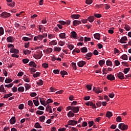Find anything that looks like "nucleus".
I'll use <instances>...</instances> for the list:
<instances>
[{"label": "nucleus", "instance_id": "obj_1", "mask_svg": "<svg viewBox=\"0 0 131 131\" xmlns=\"http://www.w3.org/2000/svg\"><path fill=\"white\" fill-rule=\"evenodd\" d=\"M118 128L122 130H126L128 128V126L125 125L123 123H120L118 125Z\"/></svg>", "mask_w": 131, "mask_h": 131}, {"label": "nucleus", "instance_id": "obj_2", "mask_svg": "<svg viewBox=\"0 0 131 131\" xmlns=\"http://www.w3.org/2000/svg\"><path fill=\"white\" fill-rule=\"evenodd\" d=\"M0 17L4 18H9V17H11V13L4 12L0 15Z\"/></svg>", "mask_w": 131, "mask_h": 131}, {"label": "nucleus", "instance_id": "obj_3", "mask_svg": "<svg viewBox=\"0 0 131 131\" xmlns=\"http://www.w3.org/2000/svg\"><path fill=\"white\" fill-rule=\"evenodd\" d=\"M16 38L13 36H9L7 38L6 40L7 42H14Z\"/></svg>", "mask_w": 131, "mask_h": 131}, {"label": "nucleus", "instance_id": "obj_4", "mask_svg": "<svg viewBox=\"0 0 131 131\" xmlns=\"http://www.w3.org/2000/svg\"><path fill=\"white\" fill-rule=\"evenodd\" d=\"M79 106H72V111L73 113H78L79 112Z\"/></svg>", "mask_w": 131, "mask_h": 131}, {"label": "nucleus", "instance_id": "obj_5", "mask_svg": "<svg viewBox=\"0 0 131 131\" xmlns=\"http://www.w3.org/2000/svg\"><path fill=\"white\" fill-rule=\"evenodd\" d=\"M106 78L108 80H111V81L115 80V77L112 74L107 75Z\"/></svg>", "mask_w": 131, "mask_h": 131}, {"label": "nucleus", "instance_id": "obj_6", "mask_svg": "<svg viewBox=\"0 0 131 131\" xmlns=\"http://www.w3.org/2000/svg\"><path fill=\"white\" fill-rule=\"evenodd\" d=\"M126 40H127V37L126 36L122 37L120 40V42L121 43H126Z\"/></svg>", "mask_w": 131, "mask_h": 131}, {"label": "nucleus", "instance_id": "obj_7", "mask_svg": "<svg viewBox=\"0 0 131 131\" xmlns=\"http://www.w3.org/2000/svg\"><path fill=\"white\" fill-rule=\"evenodd\" d=\"M69 125H75V124H77V121L70 120L68 121Z\"/></svg>", "mask_w": 131, "mask_h": 131}, {"label": "nucleus", "instance_id": "obj_8", "mask_svg": "<svg viewBox=\"0 0 131 131\" xmlns=\"http://www.w3.org/2000/svg\"><path fill=\"white\" fill-rule=\"evenodd\" d=\"M85 64H86V62L83 60L80 61L77 63L78 66L79 67H83Z\"/></svg>", "mask_w": 131, "mask_h": 131}, {"label": "nucleus", "instance_id": "obj_9", "mask_svg": "<svg viewBox=\"0 0 131 131\" xmlns=\"http://www.w3.org/2000/svg\"><path fill=\"white\" fill-rule=\"evenodd\" d=\"M117 76L120 79H124V74L121 72H119V73H118Z\"/></svg>", "mask_w": 131, "mask_h": 131}, {"label": "nucleus", "instance_id": "obj_10", "mask_svg": "<svg viewBox=\"0 0 131 131\" xmlns=\"http://www.w3.org/2000/svg\"><path fill=\"white\" fill-rule=\"evenodd\" d=\"M94 91H95V93H96L97 94H100V93H102L103 90L102 89V88H94Z\"/></svg>", "mask_w": 131, "mask_h": 131}, {"label": "nucleus", "instance_id": "obj_11", "mask_svg": "<svg viewBox=\"0 0 131 131\" xmlns=\"http://www.w3.org/2000/svg\"><path fill=\"white\" fill-rule=\"evenodd\" d=\"M10 53L12 54H19V50L13 48V49H10Z\"/></svg>", "mask_w": 131, "mask_h": 131}, {"label": "nucleus", "instance_id": "obj_12", "mask_svg": "<svg viewBox=\"0 0 131 131\" xmlns=\"http://www.w3.org/2000/svg\"><path fill=\"white\" fill-rule=\"evenodd\" d=\"M73 25L74 26H77V25H79V24H81V21L75 20L73 21Z\"/></svg>", "mask_w": 131, "mask_h": 131}, {"label": "nucleus", "instance_id": "obj_13", "mask_svg": "<svg viewBox=\"0 0 131 131\" xmlns=\"http://www.w3.org/2000/svg\"><path fill=\"white\" fill-rule=\"evenodd\" d=\"M10 123L11 124H14L16 123V117H12L10 120Z\"/></svg>", "mask_w": 131, "mask_h": 131}, {"label": "nucleus", "instance_id": "obj_14", "mask_svg": "<svg viewBox=\"0 0 131 131\" xmlns=\"http://www.w3.org/2000/svg\"><path fill=\"white\" fill-rule=\"evenodd\" d=\"M85 56L84 58H85V59H88V60H90L91 59V57H92L93 56V53H92V52H90L89 53H87Z\"/></svg>", "mask_w": 131, "mask_h": 131}, {"label": "nucleus", "instance_id": "obj_15", "mask_svg": "<svg viewBox=\"0 0 131 131\" xmlns=\"http://www.w3.org/2000/svg\"><path fill=\"white\" fill-rule=\"evenodd\" d=\"M71 37H73V38H76L77 37V34L75 32V31H73L71 32Z\"/></svg>", "mask_w": 131, "mask_h": 131}, {"label": "nucleus", "instance_id": "obj_16", "mask_svg": "<svg viewBox=\"0 0 131 131\" xmlns=\"http://www.w3.org/2000/svg\"><path fill=\"white\" fill-rule=\"evenodd\" d=\"M23 78L24 81L26 82H30V79L29 78V77H28L26 75H24Z\"/></svg>", "mask_w": 131, "mask_h": 131}, {"label": "nucleus", "instance_id": "obj_17", "mask_svg": "<svg viewBox=\"0 0 131 131\" xmlns=\"http://www.w3.org/2000/svg\"><path fill=\"white\" fill-rule=\"evenodd\" d=\"M80 17V15L79 14H72L71 16V18H74V19H78Z\"/></svg>", "mask_w": 131, "mask_h": 131}, {"label": "nucleus", "instance_id": "obj_18", "mask_svg": "<svg viewBox=\"0 0 131 131\" xmlns=\"http://www.w3.org/2000/svg\"><path fill=\"white\" fill-rule=\"evenodd\" d=\"M81 53H88V48L86 47H83L80 49Z\"/></svg>", "mask_w": 131, "mask_h": 131}, {"label": "nucleus", "instance_id": "obj_19", "mask_svg": "<svg viewBox=\"0 0 131 131\" xmlns=\"http://www.w3.org/2000/svg\"><path fill=\"white\" fill-rule=\"evenodd\" d=\"M29 65L31 67H34L35 68H36V64H35V62H34V61L30 62Z\"/></svg>", "mask_w": 131, "mask_h": 131}, {"label": "nucleus", "instance_id": "obj_20", "mask_svg": "<svg viewBox=\"0 0 131 131\" xmlns=\"http://www.w3.org/2000/svg\"><path fill=\"white\" fill-rule=\"evenodd\" d=\"M89 22H94V20H95V16H89L88 17V18Z\"/></svg>", "mask_w": 131, "mask_h": 131}, {"label": "nucleus", "instance_id": "obj_21", "mask_svg": "<svg viewBox=\"0 0 131 131\" xmlns=\"http://www.w3.org/2000/svg\"><path fill=\"white\" fill-rule=\"evenodd\" d=\"M13 96L12 93H9L8 94H5L4 95V96L3 97L4 99H8V98H10V97H12Z\"/></svg>", "mask_w": 131, "mask_h": 131}, {"label": "nucleus", "instance_id": "obj_22", "mask_svg": "<svg viewBox=\"0 0 131 131\" xmlns=\"http://www.w3.org/2000/svg\"><path fill=\"white\" fill-rule=\"evenodd\" d=\"M59 36L60 37V38H66V34L65 33H60L59 34Z\"/></svg>", "mask_w": 131, "mask_h": 131}, {"label": "nucleus", "instance_id": "obj_23", "mask_svg": "<svg viewBox=\"0 0 131 131\" xmlns=\"http://www.w3.org/2000/svg\"><path fill=\"white\" fill-rule=\"evenodd\" d=\"M113 115L112 114V112L108 111L106 114V116L108 117V118H110V117H112V116Z\"/></svg>", "mask_w": 131, "mask_h": 131}, {"label": "nucleus", "instance_id": "obj_24", "mask_svg": "<svg viewBox=\"0 0 131 131\" xmlns=\"http://www.w3.org/2000/svg\"><path fill=\"white\" fill-rule=\"evenodd\" d=\"M34 127H35V128H41L42 127L38 122H36L35 124Z\"/></svg>", "mask_w": 131, "mask_h": 131}, {"label": "nucleus", "instance_id": "obj_25", "mask_svg": "<svg viewBox=\"0 0 131 131\" xmlns=\"http://www.w3.org/2000/svg\"><path fill=\"white\" fill-rule=\"evenodd\" d=\"M94 38L95 39H98V40H100V34L99 33H96L94 35Z\"/></svg>", "mask_w": 131, "mask_h": 131}, {"label": "nucleus", "instance_id": "obj_26", "mask_svg": "<svg viewBox=\"0 0 131 131\" xmlns=\"http://www.w3.org/2000/svg\"><path fill=\"white\" fill-rule=\"evenodd\" d=\"M22 40H24V41H28L29 40H31V38H29L28 37H23L22 38Z\"/></svg>", "mask_w": 131, "mask_h": 131}, {"label": "nucleus", "instance_id": "obj_27", "mask_svg": "<svg viewBox=\"0 0 131 131\" xmlns=\"http://www.w3.org/2000/svg\"><path fill=\"white\" fill-rule=\"evenodd\" d=\"M33 101L35 106H36V107H37V106L39 105V102L38 101V100H33Z\"/></svg>", "mask_w": 131, "mask_h": 131}, {"label": "nucleus", "instance_id": "obj_28", "mask_svg": "<svg viewBox=\"0 0 131 131\" xmlns=\"http://www.w3.org/2000/svg\"><path fill=\"white\" fill-rule=\"evenodd\" d=\"M25 87L26 89V91H28V90H29V89L31 88V86L29 84L26 83L25 84Z\"/></svg>", "mask_w": 131, "mask_h": 131}, {"label": "nucleus", "instance_id": "obj_29", "mask_svg": "<svg viewBox=\"0 0 131 131\" xmlns=\"http://www.w3.org/2000/svg\"><path fill=\"white\" fill-rule=\"evenodd\" d=\"M68 117H73L74 116V113H72V111H70L68 113Z\"/></svg>", "mask_w": 131, "mask_h": 131}, {"label": "nucleus", "instance_id": "obj_30", "mask_svg": "<svg viewBox=\"0 0 131 131\" xmlns=\"http://www.w3.org/2000/svg\"><path fill=\"white\" fill-rule=\"evenodd\" d=\"M0 91L3 92V93H6V91L5 90V88L4 87V85H1L0 86Z\"/></svg>", "mask_w": 131, "mask_h": 131}, {"label": "nucleus", "instance_id": "obj_31", "mask_svg": "<svg viewBox=\"0 0 131 131\" xmlns=\"http://www.w3.org/2000/svg\"><path fill=\"white\" fill-rule=\"evenodd\" d=\"M80 50L79 49H78V48H76V49H75L73 51V52H72V53H73V54H75V53H80Z\"/></svg>", "mask_w": 131, "mask_h": 131}, {"label": "nucleus", "instance_id": "obj_32", "mask_svg": "<svg viewBox=\"0 0 131 131\" xmlns=\"http://www.w3.org/2000/svg\"><path fill=\"white\" fill-rule=\"evenodd\" d=\"M99 64L102 67L105 64V60H100L99 61Z\"/></svg>", "mask_w": 131, "mask_h": 131}, {"label": "nucleus", "instance_id": "obj_33", "mask_svg": "<svg viewBox=\"0 0 131 131\" xmlns=\"http://www.w3.org/2000/svg\"><path fill=\"white\" fill-rule=\"evenodd\" d=\"M39 120L41 121V122H43L45 120H46V116H42L39 117Z\"/></svg>", "mask_w": 131, "mask_h": 131}, {"label": "nucleus", "instance_id": "obj_34", "mask_svg": "<svg viewBox=\"0 0 131 131\" xmlns=\"http://www.w3.org/2000/svg\"><path fill=\"white\" fill-rule=\"evenodd\" d=\"M67 48H68L69 49V50H71H71H73V49H74V46H73L71 44H70V45L68 44Z\"/></svg>", "mask_w": 131, "mask_h": 131}, {"label": "nucleus", "instance_id": "obj_35", "mask_svg": "<svg viewBox=\"0 0 131 131\" xmlns=\"http://www.w3.org/2000/svg\"><path fill=\"white\" fill-rule=\"evenodd\" d=\"M41 57H42V52L39 51L38 53L37 59H40V58H41Z\"/></svg>", "mask_w": 131, "mask_h": 131}, {"label": "nucleus", "instance_id": "obj_36", "mask_svg": "<svg viewBox=\"0 0 131 131\" xmlns=\"http://www.w3.org/2000/svg\"><path fill=\"white\" fill-rule=\"evenodd\" d=\"M13 81V80H12L10 78H6L5 82L6 83H10V82H12Z\"/></svg>", "mask_w": 131, "mask_h": 131}, {"label": "nucleus", "instance_id": "obj_37", "mask_svg": "<svg viewBox=\"0 0 131 131\" xmlns=\"http://www.w3.org/2000/svg\"><path fill=\"white\" fill-rule=\"evenodd\" d=\"M40 76V73L39 72H36L35 74H34L33 75V76L34 78H36V77H38V76Z\"/></svg>", "mask_w": 131, "mask_h": 131}, {"label": "nucleus", "instance_id": "obj_38", "mask_svg": "<svg viewBox=\"0 0 131 131\" xmlns=\"http://www.w3.org/2000/svg\"><path fill=\"white\" fill-rule=\"evenodd\" d=\"M31 53V51L28 50H24V54H25V55H29V54H30Z\"/></svg>", "mask_w": 131, "mask_h": 131}, {"label": "nucleus", "instance_id": "obj_39", "mask_svg": "<svg viewBox=\"0 0 131 131\" xmlns=\"http://www.w3.org/2000/svg\"><path fill=\"white\" fill-rule=\"evenodd\" d=\"M52 52H53V49L52 48H47L46 50L47 54H50V53H52Z\"/></svg>", "mask_w": 131, "mask_h": 131}, {"label": "nucleus", "instance_id": "obj_40", "mask_svg": "<svg viewBox=\"0 0 131 131\" xmlns=\"http://www.w3.org/2000/svg\"><path fill=\"white\" fill-rule=\"evenodd\" d=\"M124 28L125 29V30H126V31H129V30H130V27L127 25H125Z\"/></svg>", "mask_w": 131, "mask_h": 131}, {"label": "nucleus", "instance_id": "obj_41", "mask_svg": "<svg viewBox=\"0 0 131 131\" xmlns=\"http://www.w3.org/2000/svg\"><path fill=\"white\" fill-rule=\"evenodd\" d=\"M60 74L61 75H67L68 73L66 71L63 70L60 71Z\"/></svg>", "mask_w": 131, "mask_h": 131}, {"label": "nucleus", "instance_id": "obj_42", "mask_svg": "<svg viewBox=\"0 0 131 131\" xmlns=\"http://www.w3.org/2000/svg\"><path fill=\"white\" fill-rule=\"evenodd\" d=\"M130 70V68H125L124 69V73H125V74H127V73L129 72V71Z\"/></svg>", "mask_w": 131, "mask_h": 131}, {"label": "nucleus", "instance_id": "obj_43", "mask_svg": "<svg viewBox=\"0 0 131 131\" xmlns=\"http://www.w3.org/2000/svg\"><path fill=\"white\" fill-rule=\"evenodd\" d=\"M121 59L123 60H127V56L126 54H124L121 56Z\"/></svg>", "mask_w": 131, "mask_h": 131}, {"label": "nucleus", "instance_id": "obj_44", "mask_svg": "<svg viewBox=\"0 0 131 131\" xmlns=\"http://www.w3.org/2000/svg\"><path fill=\"white\" fill-rule=\"evenodd\" d=\"M50 45L51 46H56L57 45V41L56 40H52L51 42H50Z\"/></svg>", "mask_w": 131, "mask_h": 131}, {"label": "nucleus", "instance_id": "obj_45", "mask_svg": "<svg viewBox=\"0 0 131 131\" xmlns=\"http://www.w3.org/2000/svg\"><path fill=\"white\" fill-rule=\"evenodd\" d=\"M72 66L74 69V70H76L77 67H76V63L75 62H72Z\"/></svg>", "mask_w": 131, "mask_h": 131}, {"label": "nucleus", "instance_id": "obj_46", "mask_svg": "<svg viewBox=\"0 0 131 131\" xmlns=\"http://www.w3.org/2000/svg\"><path fill=\"white\" fill-rule=\"evenodd\" d=\"M8 6H9L11 8H13V7H15L16 4H15V2H12V3H9L7 4Z\"/></svg>", "mask_w": 131, "mask_h": 131}, {"label": "nucleus", "instance_id": "obj_47", "mask_svg": "<svg viewBox=\"0 0 131 131\" xmlns=\"http://www.w3.org/2000/svg\"><path fill=\"white\" fill-rule=\"evenodd\" d=\"M121 120H122V119H121V117L118 116L116 118V121H117V122H121Z\"/></svg>", "mask_w": 131, "mask_h": 131}, {"label": "nucleus", "instance_id": "obj_48", "mask_svg": "<svg viewBox=\"0 0 131 131\" xmlns=\"http://www.w3.org/2000/svg\"><path fill=\"white\" fill-rule=\"evenodd\" d=\"M4 33V28L3 27H0V36H1V35H3Z\"/></svg>", "mask_w": 131, "mask_h": 131}, {"label": "nucleus", "instance_id": "obj_49", "mask_svg": "<svg viewBox=\"0 0 131 131\" xmlns=\"http://www.w3.org/2000/svg\"><path fill=\"white\" fill-rule=\"evenodd\" d=\"M106 63L107 66H112V61L110 60H107Z\"/></svg>", "mask_w": 131, "mask_h": 131}, {"label": "nucleus", "instance_id": "obj_50", "mask_svg": "<svg viewBox=\"0 0 131 131\" xmlns=\"http://www.w3.org/2000/svg\"><path fill=\"white\" fill-rule=\"evenodd\" d=\"M28 104L29 105V106H31V108H32L33 107L32 105H33V102H32V101L31 100H29L28 101Z\"/></svg>", "mask_w": 131, "mask_h": 131}, {"label": "nucleus", "instance_id": "obj_51", "mask_svg": "<svg viewBox=\"0 0 131 131\" xmlns=\"http://www.w3.org/2000/svg\"><path fill=\"white\" fill-rule=\"evenodd\" d=\"M37 84L38 85H42L43 84V81H42V80L40 79V80H39V82H37Z\"/></svg>", "mask_w": 131, "mask_h": 131}, {"label": "nucleus", "instance_id": "obj_52", "mask_svg": "<svg viewBox=\"0 0 131 131\" xmlns=\"http://www.w3.org/2000/svg\"><path fill=\"white\" fill-rule=\"evenodd\" d=\"M18 92H24V87L23 86H20L18 88Z\"/></svg>", "mask_w": 131, "mask_h": 131}, {"label": "nucleus", "instance_id": "obj_53", "mask_svg": "<svg viewBox=\"0 0 131 131\" xmlns=\"http://www.w3.org/2000/svg\"><path fill=\"white\" fill-rule=\"evenodd\" d=\"M7 47L9 48H10V50H13V49L14 47V46L13 45V44H10V43L7 45Z\"/></svg>", "mask_w": 131, "mask_h": 131}, {"label": "nucleus", "instance_id": "obj_54", "mask_svg": "<svg viewBox=\"0 0 131 131\" xmlns=\"http://www.w3.org/2000/svg\"><path fill=\"white\" fill-rule=\"evenodd\" d=\"M53 102H54V101L51 99H48L46 101V103H47V105H49L50 104V103H53Z\"/></svg>", "mask_w": 131, "mask_h": 131}, {"label": "nucleus", "instance_id": "obj_55", "mask_svg": "<svg viewBox=\"0 0 131 131\" xmlns=\"http://www.w3.org/2000/svg\"><path fill=\"white\" fill-rule=\"evenodd\" d=\"M85 3L87 4V5H91L93 4V0H86Z\"/></svg>", "mask_w": 131, "mask_h": 131}, {"label": "nucleus", "instance_id": "obj_56", "mask_svg": "<svg viewBox=\"0 0 131 131\" xmlns=\"http://www.w3.org/2000/svg\"><path fill=\"white\" fill-rule=\"evenodd\" d=\"M18 109H19L20 110H22L24 109V104H19L18 106Z\"/></svg>", "mask_w": 131, "mask_h": 131}, {"label": "nucleus", "instance_id": "obj_57", "mask_svg": "<svg viewBox=\"0 0 131 131\" xmlns=\"http://www.w3.org/2000/svg\"><path fill=\"white\" fill-rule=\"evenodd\" d=\"M23 62L24 64H27V63H28V62H29V59L26 58V59H23Z\"/></svg>", "mask_w": 131, "mask_h": 131}, {"label": "nucleus", "instance_id": "obj_58", "mask_svg": "<svg viewBox=\"0 0 131 131\" xmlns=\"http://www.w3.org/2000/svg\"><path fill=\"white\" fill-rule=\"evenodd\" d=\"M95 123L94 122V121H89L88 122V124H89V126H90V127L93 126V125H94Z\"/></svg>", "mask_w": 131, "mask_h": 131}, {"label": "nucleus", "instance_id": "obj_59", "mask_svg": "<svg viewBox=\"0 0 131 131\" xmlns=\"http://www.w3.org/2000/svg\"><path fill=\"white\" fill-rule=\"evenodd\" d=\"M36 113L38 115H42V114H43V112L41 111H37Z\"/></svg>", "mask_w": 131, "mask_h": 131}, {"label": "nucleus", "instance_id": "obj_60", "mask_svg": "<svg viewBox=\"0 0 131 131\" xmlns=\"http://www.w3.org/2000/svg\"><path fill=\"white\" fill-rule=\"evenodd\" d=\"M42 67H43L44 68L47 69V68H48L49 67V64H48L47 63H44L42 64Z\"/></svg>", "mask_w": 131, "mask_h": 131}, {"label": "nucleus", "instance_id": "obj_61", "mask_svg": "<svg viewBox=\"0 0 131 131\" xmlns=\"http://www.w3.org/2000/svg\"><path fill=\"white\" fill-rule=\"evenodd\" d=\"M59 46H60L61 47H63V46L65 45V42L62 41H60L58 43Z\"/></svg>", "mask_w": 131, "mask_h": 131}, {"label": "nucleus", "instance_id": "obj_62", "mask_svg": "<svg viewBox=\"0 0 131 131\" xmlns=\"http://www.w3.org/2000/svg\"><path fill=\"white\" fill-rule=\"evenodd\" d=\"M54 51H55L56 52L61 51V47H55Z\"/></svg>", "mask_w": 131, "mask_h": 131}, {"label": "nucleus", "instance_id": "obj_63", "mask_svg": "<svg viewBox=\"0 0 131 131\" xmlns=\"http://www.w3.org/2000/svg\"><path fill=\"white\" fill-rule=\"evenodd\" d=\"M17 54L19 53H14L13 54H12L11 56L13 57V58H19V55H17Z\"/></svg>", "mask_w": 131, "mask_h": 131}, {"label": "nucleus", "instance_id": "obj_64", "mask_svg": "<svg viewBox=\"0 0 131 131\" xmlns=\"http://www.w3.org/2000/svg\"><path fill=\"white\" fill-rule=\"evenodd\" d=\"M5 88H8V89H10V88H12L13 86V83H10L9 84H6L5 85Z\"/></svg>", "mask_w": 131, "mask_h": 131}]
</instances>
